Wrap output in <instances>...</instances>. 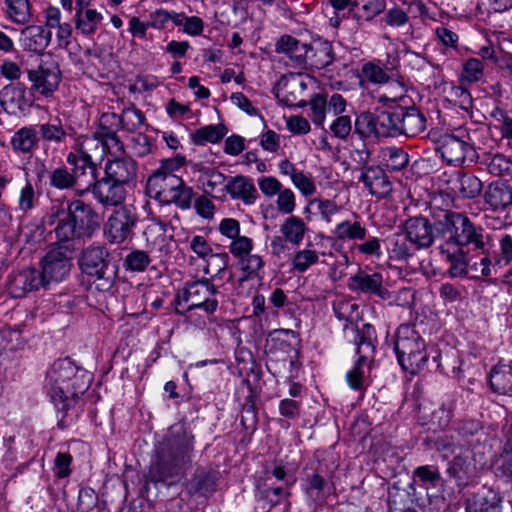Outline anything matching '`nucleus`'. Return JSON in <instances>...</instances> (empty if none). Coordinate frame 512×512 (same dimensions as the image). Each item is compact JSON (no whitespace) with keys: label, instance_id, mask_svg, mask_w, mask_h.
Returning a JSON list of instances; mask_svg holds the SVG:
<instances>
[{"label":"nucleus","instance_id":"49","mask_svg":"<svg viewBox=\"0 0 512 512\" xmlns=\"http://www.w3.org/2000/svg\"><path fill=\"white\" fill-rule=\"evenodd\" d=\"M38 202L39 195L36 193L34 186L30 181H26L19 191L16 209L26 215L38 205Z\"/></svg>","mask_w":512,"mask_h":512},{"label":"nucleus","instance_id":"23","mask_svg":"<svg viewBox=\"0 0 512 512\" xmlns=\"http://www.w3.org/2000/svg\"><path fill=\"white\" fill-rule=\"evenodd\" d=\"M0 105L10 115L23 113L29 107L26 86L22 83L9 84L0 91Z\"/></svg>","mask_w":512,"mask_h":512},{"label":"nucleus","instance_id":"24","mask_svg":"<svg viewBox=\"0 0 512 512\" xmlns=\"http://www.w3.org/2000/svg\"><path fill=\"white\" fill-rule=\"evenodd\" d=\"M360 181L368 189L369 193L377 198H386L392 191L391 182L385 171L378 166L364 167Z\"/></svg>","mask_w":512,"mask_h":512},{"label":"nucleus","instance_id":"9","mask_svg":"<svg viewBox=\"0 0 512 512\" xmlns=\"http://www.w3.org/2000/svg\"><path fill=\"white\" fill-rule=\"evenodd\" d=\"M353 343L356 346L358 356L354 367L347 373L349 386L354 390L363 389L364 367L373 361L375 352L376 331L371 324H362L353 327Z\"/></svg>","mask_w":512,"mask_h":512},{"label":"nucleus","instance_id":"62","mask_svg":"<svg viewBox=\"0 0 512 512\" xmlns=\"http://www.w3.org/2000/svg\"><path fill=\"white\" fill-rule=\"evenodd\" d=\"M361 72L365 79L374 84H385L390 79L386 70L373 62L364 63Z\"/></svg>","mask_w":512,"mask_h":512},{"label":"nucleus","instance_id":"56","mask_svg":"<svg viewBox=\"0 0 512 512\" xmlns=\"http://www.w3.org/2000/svg\"><path fill=\"white\" fill-rule=\"evenodd\" d=\"M37 130L41 138L47 142L62 143L65 141L67 133L63 128L61 121L56 119L55 122L42 123L38 125Z\"/></svg>","mask_w":512,"mask_h":512},{"label":"nucleus","instance_id":"6","mask_svg":"<svg viewBox=\"0 0 512 512\" xmlns=\"http://www.w3.org/2000/svg\"><path fill=\"white\" fill-rule=\"evenodd\" d=\"M220 295L211 279L201 278L188 281L174 298L177 314L188 316L193 310H202L206 315L214 314L219 306L217 296Z\"/></svg>","mask_w":512,"mask_h":512},{"label":"nucleus","instance_id":"18","mask_svg":"<svg viewBox=\"0 0 512 512\" xmlns=\"http://www.w3.org/2000/svg\"><path fill=\"white\" fill-rule=\"evenodd\" d=\"M400 229L407 235L411 243H413L418 250L426 249L432 246L436 236L434 223L423 216L409 217L405 220Z\"/></svg>","mask_w":512,"mask_h":512},{"label":"nucleus","instance_id":"2","mask_svg":"<svg viewBox=\"0 0 512 512\" xmlns=\"http://www.w3.org/2000/svg\"><path fill=\"white\" fill-rule=\"evenodd\" d=\"M193 457L192 432L181 424L171 426L156 447V458L150 465L148 480L154 484H174L191 467Z\"/></svg>","mask_w":512,"mask_h":512},{"label":"nucleus","instance_id":"58","mask_svg":"<svg viewBox=\"0 0 512 512\" xmlns=\"http://www.w3.org/2000/svg\"><path fill=\"white\" fill-rule=\"evenodd\" d=\"M319 256L315 250L303 249L297 251L292 260V269L299 273L306 272L311 266L318 262Z\"/></svg>","mask_w":512,"mask_h":512},{"label":"nucleus","instance_id":"60","mask_svg":"<svg viewBox=\"0 0 512 512\" xmlns=\"http://www.w3.org/2000/svg\"><path fill=\"white\" fill-rule=\"evenodd\" d=\"M310 117L316 126L323 127L327 110V99L322 94H315L309 101Z\"/></svg>","mask_w":512,"mask_h":512},{"label":"nucleus","instance_id":"32","mask_svg":"<svg viewBox=\"0 0 512 512\" xmlns=\"http://www.w3.org/2000/svg\"><path fill=\"white\" fill-rule=\"evenodd\" d=\"M355 220L345 219L334 227L332 233L334 237L342 242L357 243L358 240H365L368 230L366 225L354 214Z\"/></svg>","mask_w":512,"mask_h":512},{"label":"nucleus","instance_id":"3","mask_svg":"<svg viewBox=\"0 0 512 512\" xmlns=\"http://www.w3.org/2000/svg\"><path fill=\"white\" fill-rule=\"evenodd\" d=\"M436 236L441 239L439 245L452 247L472 246L474 250L485 252L490 235H485L481 226L475 225L466 215L441 210L434 221Z\"/></svg>","mask_w":512,"mask_h":512},{"label":"nucleus","instance_id":"41","mask_svg":"<svg viewBox=\"0 0 512 512\" xmlns=\"http://www.w3.org/2000/svg\"><path fill=\"white\" fill-rule=\"evenodd\" d=\"M278 346L286 355L278 356L276 353H271L268 356L267 368L274 375L281 373V368H285L287 363L292 366L298 354L297 350L285 341H279Z\"/></svg>","mask_w":512,"mask_h":512},{"label":"nucleus","instance_id":"47","mask_svg":"<svg viewBox=\"0 0 512 512\" xmlns=\"http://www.w3.org/2000/svg\"><path fill=\"white\" fill-rule=\"evenodd\" d=\"M487 171L497 177L512 176V160L497 153L485 159Z\"/></svg>","mask_w":512,"mask_h":512},{"label":"nucleus","instance_id":"8","mask_svg":"<svg viewBox=\"0 0 512 512\" xmlns=\"http://www.w3.org/2000/svg\"><path fill=\"white\" fill-rule=\"evenodd\" d=\"M83 273L93 278L99 291L110 290L117 278L118 267L111 262L109 252L103 246H89L79 258Z\"/></svg>","mask_w":512,"mask_h":512},{"label":"nucleus","instance_id":"57","mask_svg":"<svg viewBox=\"0 0 512 512\" xmlns=\"http://www.w3.org/2000/svg\"><path fill=\"white\" fill-rule=\"evenodd\" d=\"M241 270L244 274L243 280H250L260 277V272L264 267V261L261 256L251 254V252L239 260Z\"/></svg>","mask_w":512,"mask_h":512},{"label":"nucleus","instance_id":"46","mask_svg":"<svg viewBox=\"0 0 512 512\" xmlns=\"http://www.w3.org/2000/svg\"><path fill=\"white\" fill-rule=\"evenodd\" d=\"M189 491L200 496H207L215 491L216 479L211 473L201 472L190 481Z\"/></svg>","mask_w":512,"mask_h":512},{"label":"nucleus","instance_id":"59","mask_svg":"<svg viewBox=\"0 0 512 512\" xmlns=\"http://www.w3.org/2000/svg\"><path fill=\"white\" fill-rule=\"evenodd\" d=\"M512 263V235L502 234L499 238V250L494 257V266L502 267Z\"/></svg>","mask_w":512,"mask_h":512},{"label":"nucleus","instance_id":"51","mask_svg":"<svg viewBox=\"0 0 512 512\" xmlns=\"http://www.w3.org/2000/svg\"><path fill=\"white\" fill-rule=\"evenodd\" d=\"M229 263V256L225 252L216 253L212 256V260H208L204 267L205 274H211L208 279H211V283L220 280L224 277Z\"/></svg>","mask_w":512,"mask_h":512},{"label":"nucleus","instance_id":"37","mask_svg":"<svg viewBox=\"0 0 512 512\" xmlns=\"http://www.w3.org/2000/svg\"><path fill=\"white\" fill-rule=\"evenodd\" d=\"M489 385L494 393L512 395V361L497 364L489 373Z\"/></svg>","mask_w":512,"mask_h":512},{"label":"nucleus","instance_id":"21","mask_svg":"<svg viewBox=\"0 0 512 512\" xmlns=\"http://www.w3.org/2000/svg\"><path fill=\"white\" fill-rule=\"evenodd\" d=\"M348 287L354 292L377 295L382 300L390 298V292L383 286V276L378 272L370 274L359 270L350 277Z\"/></svg>","mask_w":512,"mask_h":512},{"label":"nucleus","instance_id":"27","mask_svg":"<svg viewBox=\"0 0 512 512\" xmlns=\"http://www.w3.org/2000/svg\"><path fill=\"white\" fill-rule=\"evenodd\" d=\"M225 190L232 199L242 200L245 205H252L258 198L257 189L252 179L244 175L229 177Z\"/></svg>","mask_w":512,"mask_h":512},{"label":"nucleus","instance_id":"7","mask_svg":"<svg viewBox=\"0 0 512 512\" xmlns=\"http://www.w3.org/2000/svg\"><path fill=\"white\" fill-rule=\"evenodd\" d=\"M394 351L402 369L411 375L421 372L428 362L425 340L412 325L402 324L398 327Z\"/></svg>","mask_w":512,"mask_h":512},{"label":"nucleus","instance_id":"34","mask_svg":"<svg viewBox=\"0 0 512 512\" xmlns=\"http://www.w3.org/2000/svg\"><path fill=\"white\" fill-rule=\"evenodd\" d=\"M386 247L389 257L397 261H407L418 250L402 230L387 237Z\"/></svg>","mask_w":512,"mask_h":512},{"label":"nucleus","instance_id":"39","mask_svg":"<svg viewBox=\"0 0 512 512\" xmlns=\"http://www.w3.org/2000/svg\"><path fill=\"white\" fill-rule=\"evenodd\" d=\"M228 130L224 124L206 125L190 134L193 144L202 146L206 143H218L227 134Z\"/></svg>","mask_w":512,"mask_h":512},{"label":"nucleus","instance_id":"52","mask_svg":"<svg viewBox=\"0 0 512 512\" xmlns=\"http://www.w3.org/2000/svg\"><path fill=\"white\" fill-rule=\"evenodd\" d=\"M359 306L351 300H338L333 303V312L340 321H345L344 330L348 329V323H352L359 316Z\"/></svg>","mask_w":512,"mask_h":512},{"label":"nucleus","instance_id":"11","mask_svg":"<svg viewBox=\"0 0 512 512\" xmlns=\"http://www.w3.org/2000/svg\"><path fill=\"white\" fill-rule=\"evenodd\" d=\"M389 137L405 135L415 137L426 129V117L415 106H397L388 111Z\"/></svg>","mask_w":512,"mask_h":512},{"label":"nucleus","instance_id":"38","mask_svg":"<svg viewBox=\"0 0 512 512\" xmlns=\"http://www.w3.org/2000/svg\"><path fill=\"white\" fill-rule=\"evenodd\" d=\"M103 16L96 9H81L76 10L74 15L75 27L83 35L89 36L94 34L98 25L102 21Z\"/></svg>","mask_w":512,"mask_h":512},{"label":"nucleus","instance_id":"5","mask_svg":"<svg viewBox=\"0 0 512 512\" xmlns=\"http://www.w3.org/2000/svg\"><path fill=\"white\" fill-rule=\"evenodd\" d=\"M483 131L459 128L453 133H445L438 138L437 151L449 165L461 166L478 159L477 149Z\"/></svg>","mask_w":512,"mask_h":512},{"label":"nucleus","instance_id":"40","mask_svg":"<svg viewBox=\"0 0 512 512\" xmlns=\"http://www.w3.org/2000/svg\"><path fill=\"white\" fill-rule=\"evenodd\" d=\"M307 225L297 216H290L280 226V232L284 239L292 245H299L305 236Z\"/></svg>","mask_w":512,"mask_h":512},{"label":"nucleus","instance_id":"17","mask_svg":"<svg viewBox=\"0 0 512 512\" xmlns=\"http://www.w3.org/2000/svg\"><path fill=\"white\" fill-rule=\"evenodd\" d=\"M443 183L446 185V192L457 198L473 199L480 195L482 182L470 173L460 171L444 174Z\"/></svg>","mask_w":512,"mask_h":512},{"label":"nucleus","instance_id":"31","mask_svg":"<svg viewBox=\"0 0 512 512\" xmlns=\"http://www.w3.org/2000/svg\"><path fill=\"white\" fill-rule=\"evenodd\" d=\"M39 137L36 126L29 125L18 129L10 138L14 153L31 155L38 147Z\"/></svg>","mask_w":512,"mask_h":512},{"label":"nucleus","instance_id":"50","mask_svg":"<svg viewBox=\"0 0 512 512\" xmlns=\"http://www.w3.org/2000/svg\"><path fill=\"white\" fill-rule=\"evenodd\" d=\"M194 198V190L192 187L187 186L182 178H180V185L175 187L171 195L165 202L174 203L179 209L187 210L191 207Z\"/></svg>","mask_w":512,"mask_h":512},{"label":"nucleus","instance_id":"61","mask_svg":"<svg viewBox=\"0 0 512 512\" xmlns=\"http://www.w3.org/2000/svg\"><path fill=\"white\" fill-rule=\"evenodd\" d=\"M149 264L150 258L143 250H133L124 259V267L132 272H143Z\"/></svg>","mask_w":512,"mask_h":512},{"label":"nucleus","instance_id":"16","mask_svg":"<svg viewBox=\"0 0 512 512\" xmlns=\"http://www.w3.org/2000/svg\"><path fill=\"white\" fill-rule=\"evenodd\" d=\"M87 192H91L94 199L105 207H118L126 198L124 186L106 177L101 179L96 178L93 182H89L86 188L77 189L76 195L83 196Z\"/></svg>","mask_w":512,"mask_h":512},{"label":"nucleus","instance_id":"64","mask_svg":"<svg viewBox=\"0 0 512 512\" xmlns=\"http://www.w3.org/2000/svg\"><path fill=\"white\" fill-rule=\"evenodd\" d=\"M409 20L408 13L398 6L388 9L382 18L385 25L395 29L405 27L409 23Z\"/></svg>","mask_w":512,"mask_h":512},{"label":"nucleus","instance_id":"26","mask_svg":"<svg viewBox=\"0 0 512 512\" xmlns=\"http://www.w3.org/2000/svg\"><path fill=\"white\" fill-rule=\"evenodd\" d=\"M52 33L39 25H29L21 30L20 41L25 51L42 53L50 44Z\"/></svg>","mask_w":512,"mask_h":512},{"label":"nucleus","instance_id":"19","mask_svg":"<svg viewBox=\"0 0 512 512\" xmlns=\"http://www.w3.org/2000/svg\"><path fill=\"white\" fill-rule=\"evenodd\" d=\"M122 130L120 115L114 112H105L99 118L98 128L92 136H85L84 138H94L97 147L101 152L105 151L106 147L110 144L117 147L118 150L123 148L117 132Z\"/></svg>","mask_w":512,"mask_h":512},{"label":"nucleus","instance_id":"22","mask_svg":"<svg viewBox=\"0 0 512 512\" xmlns=\"http://www.w3.org/2000/svg\"><path fill=\"white\" fill-rule=\"evenodd\" d=\"M48 288L42 274L35 268H29L17 273L10 281L9 289L14 297L20 298L27 293Z\"/></svg>","mask_w":512,"mask_h":512},{"label":"nucleus","instance_id":"63","mask_svg":"<svg viewBox=\"0 0 512 512\" xmlns=\"http://www.w3.org/2000/svg\"><path fill=\"white\" fill-rule=\"evenodd\" d=\"M361 243H354L351 247L352 251H356L365 256H381V242L378 237L366 235L365 240H361Z\"/></svg>","mask_w":512,"mask_h":512},{"label":"nucleus","instance_id":"28","mask_svg":"<svg viewBox=\"0 0 512 512\" xmlns=\"http://www.w3.org/2000/svg\"><path fill=\"white\" fill-rule=\"evenodd\" d=\"M136 173V162L130 157L115 158L105 165L106 178L122 186L132 181Z\"/></svg>","mask_w":512,"mask_h":512},{"label":"nucleus","instance_id":"12","mask_svg":"<svg viewBox=\"0 0 512 512\" xmlns=\"http://www.w3.org/2000/svg\"><path fill=\"white\" fill-rule=\"evenodd\" d=\"M181 165L174 159L162 161L160 167L148 178L146 190L150 197L166 201L175 187L180 185V177L173 173L175 167Z\"/></svg>","mask_w":512,"mask_h":512},{"label":"nucleus","instance_id":"53","mask_svg":"<svg viewBox=\"0 0 512 512\" xmlns=\"http://www.w3.org/2000/svg\"><path fill=\"white\" fill-rule=\"evenodd\" d=\"M120 120L122 130L133 133L144 124L145 116L141 110L132 105L123 109Z\"/></svg>","mask_w":512,"mask_h":512},{"label":"nucleus","instance_id":"36","mask_svg":"<svg viewBox=\"0 0 512 512\" xmlns=\"http://www.w3.org/2000/svg\"><path fill=\"white\" fill-rule=\"evenodd\" d=\"M308 50L303 65L321 70L332 64L334 60L333 48L328 41H319L314 45L308 44Z\"/></svg>","mask_w":512,"mask_h":512},{"label":"nucleus","instance_id":"55","mask_svg":"<svg viewBox=\"0 0 512 512\" xmlns=\"http://www.w3.org/2000/svg\"><path fill=\"white\" fill-rule=\"evenodd\" d=\"M484 76V65L478 58H469L462 65L460 80L463 83H476Z\"/></svg>","mask_w":512,"mask_h":512},{"label":"nucleus","instance_id":"4","mask_svg":"<svg viewBox=\"0 0 512 512\" xmlns=\"http://www.w3.org/2000/svg\"><path fill=\"white\" fill-rule=\"evenodd\" d=\"M69 221L59 230L65 234L63 243L70 250H77L100 228L99 215L91 204L75 199L68 202Z\"/></svg>","mask_w":512,"mask_h":512},{"label":"nucleus","instance_id":"20","mask_svg":"<svg viewBox=\"0 0 512 512\" xmlns=\"http://www.w3.org/2000/svg\"><path fill=\"white\" fill-rule=\"evenodd\" d=\"M388 111H382L378 114L371 112L360 113L355 120V132L361 138H366L371 135L376 137H389Z\"/></svg>","mask_w":512,"mask_h":512},{"label":"nucleus","instance_id":"35","mask_svg":"<svg viewBox=\"0 0 512 512\" xmlns=\"http://www.w3.org/2000/svg\"><path fill=\"white\" fill-rule=\"evenodd\" d=\"M275 51L286 55L291 61L303 65L307 57L308 43L300 42L291 35H282L275 44Z\"/></svg>","mask_w":512,"mask_h":512},{"label":"nucleus","instance_id":"44","mask_svg":"<svg viewBox=\"0 0 512 512\" xmlns=\"http://www.w3.org/2000/svg\"><path fill=\"white\" fill-rule=\"evenodd\" d=\"M49 186L57 190L74 189L77 186L76 175L66 167H58L49 172Z\"/></svg>","mask_w":512,"mask_h":512},{"label":"nucleus","instance_id":"54","mask_svg":"<svg viewBox=\"0 0 512 512\" xmlns=\"http://www.w3.org/2000/svg\"><path fill=\"white\" fill-rule=\"evenodd\" d=\"M445 101L461 110L468 112L473 107L470 92L462 86H451L447 92Z\"/></svg>","mask_w":512,"mask_h":512},{"label":"nucleus","instance_id":"48","mask_svg":"<svg viewBox=\"0 0 512 512\" xmlns=\"http://www.w3.org/2000/svg\"><path fill=\"white\" fill-rule=\"evenodd\" d=\"M501 500L496 495L490 498L474 496L466 505V512H501Z\"/></svg>","mask_w":512,"mask_h":512},{"label":"nucleus","instance_id":"25","mask_svg":"<svg viewBox=\"0 0 512 512\" xmlns=\"http://www.w3.org/2000/svg\"><path fill=\"white\" fill-rule=\"evenodd\" d=\"M68 221V205L65 206L61 199H53L43 215L41 223L44 229L52 228L50 233H54L57 242L63 243L65 234L60 233L59 230Z\"/></svg>","mask_w":512,"mask_h":512},{"label":"nucleus","instance_id":"10","mask_svg":"<svg viewBox=\"0 0 512 512\" xmlns=\"http://www.w3.org/2000/svg\"><path fill=\"white\" fill-rule=\"evenodd\" d=\"M74 251L68 249L66 243L57 241L50 246L41 260L40 271L47 287L62 282L68 277L73 266L72 253Z\"/></svg>","mask_w":512,"mask_h":512},{"label":"nucleus","instance_id":"14","mask_svg":"<svg viewBox=\"0 0 512 512\" xmlns=\"http://www.w3.org/2000/svg\"><path fill=\"white\" fill-rule=\"evenodd\" d=\"M136 222L133 210L128 206H120L108 217L104 233L110 243L121 244L132 236Z\"/></svg>","mask_w":512,"mask_h":512},{"label":"nucleus","instance_id":"33","mask_svg":"<svg viewBox=\"0 0 512 512\" xmlns=\"http://www.w3.org/2000/svg\"><path fill=\"white\" fill-rule=\"evenodd\" d=\"M484 202L493 211H503L512 204V187L499 181L489 184L484 194Z\"/></svg>","mask_w":512,"mask_h":512},{"label":"nucleus","instance_id":"13","mask_svg":"<svg viewBox=\"0 0 512 512\" xmlns=\"http://www.w3.org/2000/svg\"><path fill=\"white\" fill-rule=\"evenodd\" d=\"M61 76V70L54 61H41L36 68L27 71L31 90L46 98L51 97L58 89Z\"/></svg>","mask_w":512,"mask_h":512},{"label":"nucleus","instance_id":"42","mask_svg":"<svg viewBox=\"0 0 512 512\" xmlns=\"http://www.w3.org/2000/svg\"><path fill=\"white\" fill-rule=\"evenodd\" d=\"M147 246L154 251L166 252L168 239L166 236V225L162 222L148 225L144 231Z\"/></svg>","mask_w":512,"mask_h":512},{"label":"nucleus","instance_id":"15","mask_svg":"<svg viewBox=\"0 0 512 512\" xmlns=\"http://www.w3.org/2000/svg\"><path fill=\"white\" fill-rule=\"evenodd\" d=\"M74 149L75 151L70 152L66 157L67 163L72 166V174L76 175L78 181V177L88 173L91 177L90 182H93L97 178V166L92 160L91 152L100 150L95 139L82 137L75 144Z\"/></svg>","mask_w":512,"mask_h":512},{"label":"nucleus","instance_id":"43","mask_svg":"<svg viewBox=\"0 0 512 512\" xmlns=\"http://www.w3.org/2000/svg\"><path fill=\"white\" fill-rule=\"evenodd\" d=\"M9 18L18 25L30 23L33 12L29 0H6Z\"/></svg>","mask_w":512,"mask_h":512},{"label":"nucleus","instance_id":"1","mask_svg":"<svg viewBox=\"0 0 512 512\" xmlns=\"http://www.w3.org/2000/svg\"><path fill=\"white\" fill-rule=\"evenodd\" d=\"M91 381L92 376L69 358L54 361L48 369L44 389L61 414L60 428H66L78 417L79 397L89 389Z\"/></svg>","mask_w":512,"mask_h":512},{"label":"nucleus","instance_id":"30","mask_svg":"<svg viewBox=\"0 0 512 512\" xmlns=\"http://www.w3.org/2000/svg\"><path fill=\"white\" fill-rule=\"evenodd\" d=\"M386 0H353L352 18L358 26L373 21L385 12Z\"/></svg>","mask_w":512,"mask_h":512},{"label":"nucleus","instance_id":"45","mask_svg":"<svg viewBox=\"0 0 512 512\" xmlns=\"http://www.w3.org/2000/svg\"><path fill=\"white\" fill-rule=\"evenodd\" d=\"M381 154L385 166L391 171H399L409 162V156L402 148L386 147Z\"/></svg>","mask_w":512,"mask_h":512},{"label":"nucleus","instance_id":"29","mask_svg":"<svg viewBox=\"0 0 512 512\" xmlns=\"http://www.w3.org/2000/svg\"><path fill=\"white\" fill-rule=\"evenodd\" d=\"M442 259L449 264L448 274L452 278H465L468 274L467 253L463 247L438 246Z\"/></svg>","mask_w":512,"mask_h":512}]
</instances>
